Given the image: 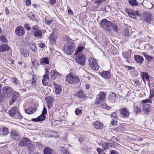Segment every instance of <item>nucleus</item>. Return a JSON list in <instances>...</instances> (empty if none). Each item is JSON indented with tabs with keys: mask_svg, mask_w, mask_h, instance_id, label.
<instances>
[{
	"mask_svg": "<svg viewBox=\"0 0 154 154\" xmlns=\"http://www.w3.org/2000/svg\"><path fill=\"white\" fill-rule=\"evenodd\" d=\"M84 48L83 46L78 47L76 50L74 54L75 55V60L76 62L82 65H84L85 61V57L81 52L83 50Z\"/></svg>",
	"mask_w": 154,
	"mask_h": 154,
	"instance_id": "1",
	"label": "nucleus"
},
{
	"mask_svg": "<svg viewBox=\"0 0 154 154\" xmlns=\"http://www.w3.org/2000/svg\"><path fill=\"white\" fill-rule=\"evenodd\" d=\"M67 40V43L64 45L63 50L68 54H72L75 49L74 43L71 42L70 39L68 37H66L64 38V41Z\"/></svg>",
	"mask_w": 154,
	"mask_h": 154,
	"instance_id": "2",
	"label": "nucleus"
},
{
	"mask_svg": "<svg viewBox=\"0 0 154 154\" xmlns=\"http://www.w3.org/2000/svg\"><path fill=\"white\" fill-rule=\"evenodd\" d=\"M66 80L67 82L69 84H76L79 82V78L76 75L70 73L66 75Z\"/></svg>",
	"mask_w": 154,
	"mask_h": 154,
	"instance_id": "3",
	"label": "nucleus"
},
{
	"mask_svg": "<svg viewBox=\"0 0 154 154\" xmlns=\"http://www.w3.org/2000/svg\"><path fill=\"white\" fill-rule=\"evenodd\" d=\"M106 98V95L103 92H101L97 96L94 101V103L98 106L101 108L102 104Z\"/></svg>",
	"mask_w": 154,
	"mask_h": 154,
	"instance_id": "4",
	"label": "nucleus"
},
{
	"mask_svg": "<svg viewBox=\"0 0 154 154\" xmlns=\"http://www.w3.org/2000/svg\"><path fill=\"white\" fill-rule=\"evenodd\" d=\"M111 24V22L110 21H108L106 19H103L100 22V25L102 28L109 32L111 30L109 27Z\"/></svg>",
	"mask_w": 154,
	"mask_h": 154,
	"instance_id": "5",
	"label": "nucleus"
},
{
	"mask_svg": "<svg viewBox=\"0 0 154 154\" xmlns=\"http://www.w3.org/2000/svg\"><path fill=\"white\" fill-rule=\"evenodd\" d=\"M9 113L10 115L14 117L16 119L22 118V116L19 112L17 106H15L12 108L9 111Z\"/></svg>",
	"mask_w": 154,
	"mask_h": 154,
	"instance_id": "6",
	"label": "nucleus"
},
{
	"mask_svg": "<svg viewBox=\"0 0 154 154\" xmlns=\"http://www.w3.org/2000/svg\"><path fill=\"white\" fill-rule=\"evenodd\" d=\"M2 91L4 97L8 98L11 96L12 93L11 88L8 86L3 87Z\"/></svg>",
	"mask_w": 154,
	"mask_h": 154,
	"instance_id": "7",
	"label": "nucleus"
},
{
	"mask_svg": "<svg viewBox=\"0 0 154 154\" xmlns=\"http://www.w3.org/2000/svg\"><path fill=\"white\" fill-rule=\"evenodd\" d=\"M88 62L91 67L94 70H98L99 69V66L97 62L93 57H91L89 58Z\"/></svg>",
	"mask_w": 154,
	"mask_h": 154,
	"instance_id": "8",
	"label": "nucleus"
},
{
	"mask_svg": "<svg viewBox=\"0 0 154 154\" xmlns=\"http://www.w3.org/2000/svg\"><path fill=\"white\" fill-rule=\"evenodd\" d=\"M58 36V34L57 32H53L51 34L48 38L50 44L52 45H54Z\"/></svg>",
	"mask_w": 154,
	"mask_h": 154,
	"instance_id": "9",
	"label": "nucleus"
},
{
	"mask_svg": "<svg viewBox=\"0 0 154 154\" xmlns=\"http://www.w3.org/2000/svg\"><path fill=\"white\" fill-rule=\"evenodd\" d=\"M46 113L47 109L46 107L44 106L41 115L38 117L37 118L33 119H32L33 120L36 122L43 121L45 119Z\"/></svg>",
	"mask_w": 154,
	"mask_h": 154,
	"instance_id": "10",
	"label": "nucleus"
},
{
	"mask_svg": "<svg viewBox=\"0 0 154 154\" xmlns=\"http://www.w3.org/2000/svg\"><path fill=\"white\" fill-rule=\"evenodd\" d=\"M120 114L122 118L128 117L130 114L129 110L126 107H124L119 109Z\"/></svg>",
	"mask_w": 154,
	"mask_h": 154,
	"instance_id": "11",
	"label": "nucleus"
},
{
	"mask_svg": "<svg viewBox=\"0 0 154 154\" xmlns=\"http://www.w3.org/2000/svg\"><path fill=\"white\" fill-rule=\"evenodd\" d=\"M15 34L19 36H22L25 34V32L23 28L21 26H18L15 30Z\"/></svg>",
	"mask_w": 154,
	"mask_h": 154,
	"instance_id": "12",
	"label": "nucleus"
},
{
	"mask_svg": "<svg viewBox=\"0 0 154 154\" xmlns=\"http://www.w3.org/2000/svg\"><path fill=\"white\" fill-rule=\"evenodd\" d=\"M30 140L27 138L22 139L19 143V145L20 146H26L30 143Z\"/></svg>",
	"mask_w": 154,
	"mask_h": 154,
	"instance_id": "13",
	"label": "nucleus"
},
{
	"mask_svg": "<svg viewBox=\"0 0 154 154\" xmlns=\"http://www.w3.org/2000/svg\"><path fill=\"white\" fill-rule=\"evenodd\" d=\"M151 18V15L149 13H146L143 14L142 19L146 23H148L150 22Z\"/></svg>",
	"mask_w": 154,
	"mask_h": 154,
	"instance_id": "14",
	"label": "nucleus"
},
{
	"mask_svg": "<svg viewBox=\"0 0 154 154\" xmlns=\"http://www.w3.org/2000/svg\"><path fill=\"white\" fill-rule=\"evenodd\" d=\"M10 49L8 45L4 44L0 45V52L4 53L8 51Z\"/></svg>",
	"mask_w": 154,
	"mask_h": 154,
	"instance_id": "15",
	"label": "nucleus"
},
{
	"mask_svg": "<svg viewBox=\"0 0 154 154\" xmlns=\"http://www.w3.org/2000/svg\"><path fill=\"white\" fill-rule=\"evenodd\" d=\"M9 133L8 129L5 127L0 128V134L3 136L7 135Z\"/></svg>",
	"mask_w": 154,
	"mask_h": 154,
	"instance_id": "16",
	"label": "nucleus"
},
{
	"mask_svg": "<svg viewBox=\"0 0 154 154\" xmlns=\"http://www.w3.org/2000/svg\"><path fill=\"white\" fill-rule=\"evenodd\" d=\"M100 74L102 77L107 79H109L111 76L110 73L108 71H102Z\"/></svg>",
	"mask_w": 154,
	"mask_h": 154,
	"instance_id": "17",
	"label": "nucleus"
},
{
	"mask_svg": "<svg viewBox=\"0 0 154 154\" xmlns=\"http://www.w3.org/2000/svg\"><path fill=\"white\" fill-rule=\"evenodd\" d=\"M18 93L16 91L13 92L12 95V98L9 104L11 105L17 100L18 97Z\"/></svg>",
	"mask_w": 154,
	"mask_h": 154,
	"instance_id": "18",
	"label": "nucleus"
},
{
	"mask_svg": "<svg viewBox=\"0 0 154 154\" xmlns=\"http://www.w3.org/2000/svg\"><path fill=\"white\" fill-rule=\"evenodd\" d=\"M54 85V86L55 91L56 94L60 95L62 91L61 86L56 85L55 83H53Z\"/></svg>",
	"mask_w": 154,
	"mask_h": 154,
	"instance_id": "19",
	"label": "nucleus"
},
{
	"mask_svg": "<svg viewBox=\"0 0 154 154\" xmlns=\"http://www.w3.org/2000/svg\"><path fill=\"white\" fill-rule=\"evenodd\" d=\"M154 96V94H153L152 91H150V95L149 97V99H147L141 101L142 103H143V104H147V103H151L152 101L151 100V98H152Z\"/></svg>",
	"mask_w": 154,
	"mask_h": 154,
	"instance_id": "20",
	"label": "nucleus"
},
{
	"mask_svg": "<svg viewBox=\"0 0 154 154\" xmlns=\"http://www.w3.org/2000/svg\"><path fill=\"white\" fill-rule=\"evenodd\" d=\"M93 126L96 129H101L103 127V125L98 121H95L93 123Z\"/></svg>",
	"mask_w": 154,
	"mask_h": 154,
	"instance_id": "21",
	"label": "nucleus"
},
{
	"mask_svg": "<svg viewBox=\"0 0 154 154\" xmlns=\"http://www.w3.org/2000/svg\"><path fill=\"white\" fill-rule=\"evenodd\" d=\"M134 58L137 63L140 64H141L144 60L143 57L138 55H134Z\"/></svg>",
	"mask_w": 154,
	"mask_h": 154,
	"instance_id": "22",
	"label": "nucleus"
},
{
	"mask_svg": "<svg viewBox=\"0 0 154 154\" xmlns=\"http://www.w3.org/2000/svg\"><path fill=\"white\" fill-rule=\"evenodd\" d=\"M11 137L13 140H17L20 136L18 132L15 131H12L11 133Z\"/></svg>",
	"mask_w": 154,
	"mask_h": 154,
	"instance_id": "23",
	"label": "nucleus"
},
{
	"mask_svg": "<svg viewBox=\"0 0 154 154\" xmlns=\"http://www.w3.org/2000/svg\"><path fill=\"white\" fill-rule=\"evenodd\" d=\"M150 109V106L148 104H143V110L146 114H147L148 112H149Z\"/></svg>",
	"mask_w": 154,
	"mask_h": 154,
	"instance_id": "24",
	"label": "nucleus"
},
{
	"mask_svg": "<svg viewBox=\"0 0 154 154\" xmlns=\"http://www.w3.org/2000/svg\"><path fill=\"white\" fill-rule=\"evenodd\" d=\"M61 75L60 74L54 70H52L51 72V76L52 79H55V77L60 76Z\"/></svg>",
	"mask_w": 154,
	"mask_h": 154,
	"instance_id": "25",
	"label": "nucleus"
},
{
	"mask_svg": "<svg viewBox=\"0 0 154 154\" xmlns=\"http://www.w3.org/2000/svg\"><path fill=\"white\" fill-rule=\"evenodd\" d=\"M42 31L39 29L37 31H33V34L34 36L37 37L38 38H41L42 37Z\"/></svg>",
	"mask_w": 154,
	"mask_h": 154,
	"instance_id": "26",
	"label": "nucleus"
},
{
	"mask_svg": "<svg viewBox=\"0 0 154 154\" xmlns=\"http://www.w3.org/2000/svg\"><path fill=\"white\" fill-rule=\"evenodd\" d=\"M140 75L142 78L143 81L145 82V79L148 81L149 79V76L146 72H141Z\"/></svg>",
	"mask_w": 154,
	"mask_h": 154,
	"instance_id": "27",
	"label": "nucleus"
},
{
	"mask_svg": "<svg viewBox=\"0 0 154 154\" xmlns=\"http://www.w3.org/2000/svg\"><path fill=\"white\" fill-rule=\"evenodd\" d=\"M36 108L34 107H31L25 109L26 112L29 114H31L34 112L36 110Z\"/></svg>",
	"mask_w": 154,
	"mask_h": 154,
	"instance_id": "28",
	"label": "nucleus"
},
{
	"mask_svg": "<svg viewBox=\"0 0 154 154\" xmlns=\"http://www.w3.org/2000/svg\"><path fill=\"white\" fill-rule=\"evenodd\" d=\"M49 63V59L48 57H44L40 59V63L41 64H48Z\"/></svg>",
	"mask_w": 154,
	"mask_h": 154,
	"instance_id": "29",
	"label": "nucleus"
},
{
	"mask_svg": "<svg viewBox=\"0 0 154 154\" xmlns=\"http://www.w3.org/2000/svg\"><path fill=\"white\" fill-rule=\"evenodd\" d=\"M75 95L79 98L84 97V94L82 91H79L76 93Z\"/></svg>",
	"mask_w": 154,
	"mask_h": 154,
	"instance_id": "30",
	"label": "nucleus"
},
{
	"mask_svg": "<svg viewBox=\"0 0 154 154\" xmlns=\"http://www.w3.org/2000/svg\"><path fill=\"white\" fill-rule=\"evenodd\" d=\"M21 54L24 57H27L29 55V53L26 50L23 49L21 51Z\"/></svg>",
	"mask_w": 154,
	"mask_h": 154,
	"instance_id": "31",
	"label": "nucleus"
},
{
	"mask_svg": "<svg viewBox=\"0 0 154 154\" xmlns=\"http://www.w3.org/2000/svg\"><path fill=\"white\" fill-rule=\"evenodd\" d=\"M29 48L33 52L36 51L37 49L36 46L32 43L29 44Z\"/></svg>",
	"mask_w": 154,
	"mask_h": 154,
	"instance_id": "32",
	"label": "nucleus"
},
{
	"mask_svg": "<svg viewBox=\"0 0 154 154\" xmlns=\"http://www.w3.org/2000/svg\"><path fill=\"white\" fill-rule=\"evenodd\" d=\"M129 4L132 6L137 5L138 3L136 0H129Z\"/></svg>",
	"mask_w": 154,
	"mask_h": 154,
	"instance_id": "33",
	"label": "nucleus"
},
{
	"mask_svg": "<svg viewBox=\"0 0 154 154\" xmlns=\"http://www.w3.org/2000/svg\"><path fill=\"white\" fill-rule=\"evenodd\" d=\"M143 55H144V57H145L146 59L148 61V62H149L150 61L152 60L153 59V57L149 56L148 55L145 54L144 53H142Z\"/></svg>",
	"mask_w": 154,
	"mask_h": 154,
	"instance_id": "34",
	"label": "nucleus"
},
{
	"mask_svg": "<svg viewBox=\"0 0 154 154\" xmlns=\"http://www.w3.org/2000/svg\"><path fill=\"white\" fill-rule=\"evenodd\" d=\"M112 26V29L113 30V31L116 32H118V28L117 26L115 24H111Z\"/></svg>",
	"mask_w": 154,
	"mask_h": 154,
	"instance_id": "35",
	"label": "nucleus"
},
{
	"mask_svg": "<svg viewBox=\"0 0 154 154\" xmlns=\"http://www.w3.org/2000/svg\"><path fill=\"white\" fill-rule=\"evenodd\" d=\"M51 153L52 150L50 148H46L44 150V154H51Z\"/></svg>",
	"mask_w": 154,
	"mask_h": 154,
	"instance_id": "36",
	"label": "nucleus"
},
{
	"mask_svg": "<svg viewBox=\"0 0 154 154\" xmlns=\"http://www.w3.org/2000/svg\"><path fill=\"white\" fill-rule=\"evenodd\" d=\"M0 41L3 43H7V39L5 36L4 35H2L0 37Z\"/></svg>",
	"mask_w": 154,
	"mask_h": 154,
	"instance_id": "37",
	"label": "nucleus"
},
{
	"mask_svg": "<svg viewBox=\"0 0 154 154\" xmlns=\"http://www.w3.org/2000/svg\"><path fill=\"white\" fill-rule=\"evenodd\" d=\"M128 14L129 16L133 19H135L136 18L135 14L132 11H128Z\"/></svg>",
	"mask_w": 154,
	"mask_h": 154,
	"instance_id": "38",
	"label": "nucleus"
},
{
	"mask_svg": "<svg viewBox=\"0 0 154 154\" xmlns=\"http://www.w3.org/2000/svg\"><path fill=\"white\" fill-rule=\"evenodd\" d=\"M117 119H113L111 120V121L110 123V125L113 126H115L117 125Z\"/></svg>",
	"mask_w": 154,
	"mask_h": 154,
	"instance_id": "39",
	"label": "nucleus"
},
{
	"mask_svg": "<svg viewBox=\"0 0 154 154\" xmlns=\"http://www.w3.org/2000/svg\"><path fill=\"white\" fill-rule=\"evenodd\" d=\"M49 78H48L47 77L46 78H44L42 81V82L43 84L45 85H46L47 84Z\"/></svg>",
	"mask_w": 154,
	"mask_h": 154,
	"instance_id": "40",
	"label": "nucleus"
},
{
	"mask_svg": "<svg viewBox=\"0 0 154 154\" xmlns=\"http://www.w3.org/2000/svg\"><path fill=\"white\" fill-rule=\"evenodd\" d=\"M101 108H103L106 109L108 110L111 109V107L109 106H108L105 103H103L102 104Z\"/></svg>",
	"mask_w": 154,
	"mask_h": 154,
	"instance_id": "41",
	"label": "nucleus"
},
{
	"mask_svg": "<svg viewBox=\"0 0 154 154\" xmlns=\"http://www.w3.org/2000/svg\"><path fill=\"white\" fill-rule=\"evenodd\" d=\"M129 52H127L126 53H123L122 54V56H123V57H124L125 58H126V62H128V60L127 59L128 57L129 56Z\"/></svg>",
	"mask_w": 154,
	"mask_h": 154,
	"instance_id": "42",
	"label": "nucleus"
},
{
	"mask_svg": "<svg viewBox=\"0 0 154 154\" xmlns=\"http://www.w3.org/2000/svg\"><path fill=\"white\" fill-rule=\"evenodd\" d=\"M31 84L32 86H34L36 81V78L34 76H33L32 79Z\"/></svg>",
	"mask_w": 154,
	"mask_h": 154,
	"instance_id": "43",
	"label": "nucleus"
},
{
	"mask_svg": "<svg viewBox=\"0 0 154 154\" xmlns=\"http://www.w3.org/2000/svg\"><path fill=\"white\" fill-rule=\"evenodd\" d=\"M109 143H104L102 145V147L104 149H107L108 148Z\"/></svg>",
	"mask_w": 154,
	"mask_h": 154,
	"instance_id": "44",
	"label": "nucleus"
},
{
	"mask_svg": "<svg viewBox=\"0 0 154 154\" xmlns=\"http://www.w3.org/2000/svg\"><path fill=\"white\" fill-rule=\"evenodd\" d=\"M32 63L33 66L35 67L38 66V61L36 60H34L32 61Z\"/></svg>",
	"mask_w": 154,
	"mask_h": 154,
	"instance_id": "45",
	"label": "nucleus"
},
{
	"mask_svg": "<svg viewBox=\"0 0 154 154\" xmlns=\"http://www.w3.org/2000/svg\"><path fill=\"white\" fill-rule=\"evenodd\" d=\"M75 113L76 115H80L82 113V110H79V108H76L75 110Z\"/></svg>",
	"mask_w": 154,
	"mask_h": 154,
	"instance_id": "46",
	"label": "nucleus"
},
{
	"mask_svg": "<svg viewBox=\"0 0 154 154\" xmlns=\"http://www.w3.org/2000/svg\"><path fill=\"white\" fill-rule=\"evenodd\" d=\"M24 28L28 31L30 30L31 28L29 25L27 24H25L24 25Z\"/></svg>",
	"mask_w": 154,
	"mask_h": 154,
	"instance_id": "47",
	"label": "nucleus"
},
{
	"mask_svg": "<svg viewBox=\"0 0 154 154\" xmlns=\"http://www.w3.org/2000/svg\"><path fill=\"white\" fill-rule=\"evenodd\" d=\"M45 70L46 71V72H45V75L43 76V77L44 78H46V77H47L48 78H49V76H48V70L47 68L45 69Z\"/></svg>",
	"mask_w": 154,
	"mask_h": 154,
	"instance_id": "48",
	"label": "nucleus"
},
{
	"mask_svg": "<svg viewBox=\"0 0 154 154\" xmlns=\"http://www.w3.org/2000/svg\"><path fill=\"white\" fill-rule=\"evenodd\" d=\"M110 116L113 118V119H117V117L116 116V113L115 112H112L111 115Z\"/></svg>",
	"mask_w": 154,
	"mask_h": 154,
	"instance_id": "49",
	"label": "nucleus"
},
{
	"mask_svg": "<svg viewBox=\"0 0 154 154\" xmlns=\"http://www.w3.org/2000/svg\"><path fill=\"white\" fill-rule=\"evenodd\" d=\"M134 111L135 112L137 113L140 112V108L138 106H136L135 108Z\"/></svg>",
	"mask_w": 154,
	"mask_h": 154,
	"instance_id": "50",
	"label": "nucleus"
},
{
	"mask_svg": "<svg viewBox=\"0 0 154 154\" xmlns=\"http://www.w3.org/2000/svg\"><path fill=\"white\" fill-rule=\"evenodd\" d=\"M46 23L48 25H50L52 22V21L50 19H46L45 20Z\"/></svg>",
	"mask_w": 154,
	"mask_h": 154,
	"instance_id": "51",
	"label": "nucleus"
},
{
	"mask_svg": "<svg viewBox=\"0 0 154 154\" xmlns=\"http://www.w3.org/2000/svg\"><path fill=\"white\" fill-rule=\"evenodd\" d=\"M110 96L114 98L115 99H116L117 98V96L114 93H112L111 94H110Z\"/></svg>",
	"mask_w": 154,
	"mask_h": 154,
	"instance_id": "52",
	"label": "nucleus"
},
{
	"mask_svg": "<svg viewBox=\"0 0 154 154\" xmlns=\"http://www.w3.org/2000/svg\"><path fill=\"white\" fill-rule=\"evenodd\" d=\"M56 2V0H50L49 4L51 5H53Z\"/></svg>",
	"mask_w": 154,
	"mask_h": 154,
	"instance_id": "53",
	"label": "nucleus"
},
{
	"mask_svg": "<svg viewBox=\"0 0 154 154\" xmlns=\"http://www.w3.org/2000/svg\"><path fill=\"white\" fill-rule=\"evenodd\" d=\"M97 151L99 154H101V153L103 152V150L100 148H97Z\"/></svg>",
	"mask_w": 154,
	"mask_h": 154,
	"instance_id": "54",
	"label": "nucleus"
},
{
	"mask_svg": "<svg viewBox=\"0 0 154 154\" xmlns=\"http://www.w3.org/2000/svg\"><path fill=\"white\" fill-rule=\"evenodd\" d=\"M12 82H13L17 84V79L16 78H12Z\"/></svg>",
	"mask_w": 154,
	"mask_h": 154,
	"instance_id": "55",
	"label": "nucleus"
},
{
	"mask_svg": "<svg viewBox=\"0 0 154 154\" xmlns=\"http://www.w3.org/2000/svg\"><path fill=\"white\" fill-rule=\"evenodd\" d=\"M32 29L34 30V31H37L39 29V28L36 26H34L32 27Z\"/></svg>",
	"mask_w": 154,
	"mask_h": 154,
	"instance_id": "56",
	"label": "nucleus"
},
{
	"mask_svg": "<svg viewBox=\"0 0 154 154\" xmlns=\"http://www.w3.org/2000/svg\"><path fill=\"white\" fill-rule=\"evenodd\" d=\"M118 152L114 150H111L110 152V154H117Z\"/></svg>",
	"mask_w": 154,
	"mask_h": 154,
	"instance_id": "57",
	"label": "nucleus"
},
{
	"mask_svg": "<svg viewBox=\"0 0 154 154\" xmlns=\"http://www.w3.org/2000/svg\"><path fill=\"white\" fill-rule=\"evenodd\" d=\"M31 2L30 0H26V5L27 6H29L31 5Z\"/></svg>",
	"mask_w": 154,
	"mask_h": 154,
	"instance_id": "58",
	"label": "nucleus"
},
{
	"mask_svg": "<svg viewBox=\"0 0 154 154\" xmlns=\"http://www.w3.org/2000/svg\"><path fill=\"white\" fill-rule=\"evenodd\" d=\"M29 16H32L31 17V20L34 19V14L32 13H30L29 14Z\"/></svg>",
	"mask_w": 154,
	"mask_h": 154,
	"instance_id": "59",
	"label": "nucleus"
},
{
	"mask_svg": "<svg viewBox=\"0 0 154 154\" xmlns=\"http://www.w3.org/2000/svg\"><path fill=\"white\" fill-rule=\"evenodd\" d=\"M135 13L138 16H140L141 15V14L138 11H136L135 12Z\"/></svg>",
	"mask_w": 154,
	"mask_h": 154,
	"instance_id": "60",
	"label": "nucleus"
},
{
	"mask_svg": "<svg viewBox=\"0 0 154 154\" xmlns=\"http://www.w3.org/2000/svg\"><path fill=\"white\" fill-rule=\"evenodd\" d=\"M39 46L41 48H43L45 47V45L44 44L42 43L39 44Z\"/></svg>",
	"mask_w": 154,
	"mask_h": 154,
	"instance_id": "61",
	"label": "nucleus"
},
{
	"mask_svg": "<svg viewBox=\"0 0 154 154\" xmlns=\"http://www.w3.org/2000/svg\"><path fill=\"white\" fill-rule=\"evenodd\" d=\"M5 12L7 15H8L9 14V12L7 7L5 8Z\"/></svg>",
	"mask_w": 154,
	"mask_h": 154,
	"instance_id": "62",
	"label": "nucleus"
},
{
	"mask_svg": "<svg viewBox=\"0 0 154 154\" xmlns=\"http://www.w3.org/2000/svg\"><path fill=\"white\" fill-rule=\"evenodd\" d=\"M68 13L70 14H73L72 11L70 9H69L68 11Z\"/></svg>",
	"mask_w": 154,
	"mask_h": 154,
	"instance_id": "63",
	"label": "nucleus"
},
{
	"mask_svg": "<svg viewBox=\"0 0 154 154\" xmlns=\"http://www.w3.org/2000/svg\"><path fill=\"white\" fill-rule=\"evenodd\" d=\"M59 149L63 152H64V150L63 149V146H61L59 147Z\"/></svg>",
	"mask_w": 154,
	"mask_h": 154,
	"instance_id": "64",
	"label": "nucleus"
}]
</instances>
